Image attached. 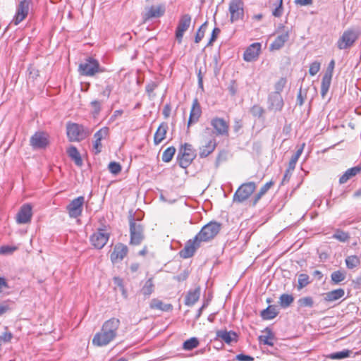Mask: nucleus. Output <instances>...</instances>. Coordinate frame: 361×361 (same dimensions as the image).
I'll return each mask as SVG.
<instances>
[{
  "instance_id": "1",
  "label": "nucleus",
  "mask_w": 361,
  "mask_h": 361,
  "mask_svg": "<svg viewBox=\"0 0 361 361\" xmlns=\"http://www.w3.org/2000/svg\"><path fill=\"white\" fill-rule=\"evenodd\" d=\"M221 228V224L216 221H211L204 226L194 238L186 242L184 248L179 253L180 256L183 259L193 256L201 243L212 240L219 233Z\"/></svg>"
},
{
  "instance_id": "2",
  "label": "nucleus",
  "mask_w": 361,
  "mask_h": 361,
  "mask_svg": "<svg viewBox=\"0 0 361 361\" xmlns=\"http://www.w3.org/2000/svg\"><path fill=\"white\" fill-rule=\"evenodd\" d=\"M120 325V320L115 317L104 322L100 331L94 335L92 344L98 347L106 346L109 344L116 338Z\"/></svg>"
},
{
  "instance_id": "3",
  "label": "nucleus",
  "mask_w": 361,
  "mask_h": 361,
  "mask_svg": "<svg viewBox=\"0 0 361 361\" xmlns=\"http://www.w3.org/2000/svg\"><path fill=\"white\" fill-rule=\"evenodd\" d=\"M202 136L199 155L201 158H205L214 151L217 142L214 133L210 128H206Z\"/></svg>"
},
{
  "instance_id": "4",
  "label": "nucleus",
  "mask_w": 361,
  "mask_h": 361,
  "mask_svg": "<svg viewBox=\"0 0 361 361\" xmlns=\"http://www.w3.org/2000/svg\"><path fill=\"white\" fill-rule=\"evenodd\" d=\"M67 136L71 142H79L85 139L90 133L87 128L75 123H68L66 125Z\"/></svg>"
},
{
  "instance_id": "5",
  "label": "nucleus",
  "mask_w": 361,
  "mask_h": 361,
  "mask_svg": "<svg viewBox=\"0 0 361 361\" xmlns=\"http://www.w3.org/2000/svg\"><path fill=\"white\" fill-rule=\"evenodd\" d=\"M78 71L82 75L94 76L97 73L104 72L105 69L100 66L97 60L89 57L79 65Z\"/></svg>"
},
{
  "instance_id": "6",
  "label": "nucleus",
  "mask_w": 361,
  "mask_h": 361,
  "mask_svg": "<svg viewBox=\"0 0 361 361\" xmlns=\"http://www.w3.org/2000/svg\"><path fill=\"white\" fill-rule=\"evenodd\" d=\"M130 240V244L134 245H140L145 238L144 226L136 221L133 216L129 221Z\"/></svg>"
},
{
  "instance_id": "7",
  "label": "nucleus",
  "mask_w": 361,
  "mask_h": 361,
  "mask_svg": "<svg viewBox=\"0 0 361 361\" xmlns=\"http://www.w3.org/2000/svg\"><path fill=\"white\" fill-rule=\"evenodd\" d=\"M195 151L193 149L192 146L190 144L185 143L181 147L178 153V161L180 167L186 169L195 158Z\"/></svg>"
},
{
  "instance_id": "8",
  "label": "nucleus",
  "mask_w": 361,
  "mask_h": 361,
  "mask_svg": "<svg viewBox=\"0 0 361 361\" xmlns=\"http://www.w3.org/2000/svg\"><path fill=\"white\" fill-rule=\"evenodd\" d=\"M359 37V32L353 29H348L343 32L336 42L339 49H346L353 46Z\"/></svg>"
},
{
  "instance_id": "9",
  "label": "nucleus",
  "mask_w": 361,
  "mask_h": 361,
  "mask_svg": "<svg viewBox=\"0 0 361 361\" xmlns=\"http://www.w3.org/2000/svg\"><path fill=\"white\" fill-rule=\"evenodd\" d=\"M256 189L254 182H248L242 184L235 191L233 195V202H243L247 200Z\"/></svg>"
},
{
  "instance_id": "10",
  "label": "nucleus",
  "mask_w": 361,
  "mask_h": 361,
  "mask_svg": "<svg viewBox=\"0 0 361 361\" xmlns=\"http://www.w3.org/2000/svg\"><path fill=\"white\" fill-rule=\"evenodd\" d=\"M229 12L231 23L243 19L244 16V3L242 0H232L229 4Z\"/></svg>"
},
{
  "instance_id": "11",
  "label": "nucleus",
  "mask_w": 361,
  "mask_h": 361,
  "mask_svg": "<svg viewBox=\"0 0 361 361\" xmlns=\"http://www.w3.org/2000/svg\"><path fill=\"white\" fill-rule=\"evenodd\" d=\"M84 203L85 197L83 196H80L73 200L66 207L70 217H79L82 214Z\"/></svg>"
},
{
  "instance_id": "12",
  "label": "nucleus",
  "mask_w": 361,
  "mask_h": 361,
  "mask_svg": "<svg viewBox=\"0 0 361 361\" xmlns=\"http://www.w3.org/2000/svg\"><path fill=\"white\" fill-rule=\"evenodd\" d=\"M210 124L214 130L212 131L214 133L215 137L216 135L224 136L228 135L229 125L224 118L219 117L213 118L210 121Z\"/></svg>"
},
{
  "instance_id": "13",
  "label": "nucleus",
  "mask_w": 361,
  "mask_h": 361,
  "mask_svg": "<svg viewBox=\"0 0 361 361\" xmlns=\"http://www.w3.org/2000/svg\"><path fill=\"white\" fill-rule=\"evenodd\" d=\"M191 20V16L189 14L180 16L176 30V37L179 43L181 42L185 32L190 27Z\"/></svg>"
},
{
  "instance_id": "14",
  "label": "nucleus",
  "mask_w": 361,
  "mask_h": 361,
  "mask_svg": "<svg viewBox=\"0 0 361 361\" xmlns=\"http://www.w3.org/2000/svg\"><path fill=\"white\" fill-rule=\"evenodd\" d=\"M33 149H43L49 145V135L44 132H36L30 140Z\"/></svg>"
},
{
  "instance_id": "15",
  "label": "nucleus",
  "mask_w": 361,
  "mask_h": 361,
  "mask_svg": "<svg viewBox=\"0 0 361 361\" xmlns=\"http://www.w3.org/2000/svg\"><path fill=\"white\" fill-rule=\"evenodd\" d=\"M166 11V7L164 4L154 5L146 8L142 18L145 22L153 19L158 18L164 16Z\"/></svg>"
},
{
  "instance_id": "16",
  "label": "nucleus",
  "mask_w": 361,
  "mask_h": 361,
  "mask_svg": "<svg viewBox=\"0 0 361 361\" xmlns=\"http://www.w3.org/2000/svg\"><path fill=\"white\" fill-rule=\"evenodd\" d=\"M109 238V233L103 230H99L91 235L90 242L94 248L102 249L106 244Z\"/></svg>"
},
{
  "instance_id": "17",
  "label": "nucleus",
  "mask_w": 361,
  "mask_h": 361,
  "mask_svg": "<svg viewBox=\"0 0 361 361\" xmlns=\"http://www.w3.org/2000/svg\"><path fill=\"white\" fill-rule=\"evenodd\" d=\"M29 6L30 1L27 0H23L19 3L16 15L13 20V22L16 25H18L27 17L29 11Z\"/></svg>"
},
{
  "instance_id": "18",
  "label": "nucleus",
  "mask_w": 361,
  "mask_h": 361,
  "mask_svg": "<svg viewBox=\"0 0 361 361\" xmlns=\"http://www.w3.org/2000/svg\"><path fill=\"white\" fill-rule=\"evenodd\" d=\"M32 216V206L29 204H23L16 215V221L19 224L30 223Z\"/></svg>"
},
{
  "instance_id": "19",
  "label": "nucleus",
  "mask_w": 361,
  "mask_h": 361,
  "mask_svg": "<svg viewBox=\"0 0 361 361\" xmlns=\"http://www.w3.org/2000/svg\"><path fill=\"white\" fill-rule=\"evenodd\" d=\"M128 252V247L122 243H118L115 245L112 253L111 254V260L114 264L123 260Z\"/></svg>"
},
{
  "instance_id": "20",
  "label": "nucleus",
  "mask_w": 361,
  "mask_h": 361,
  "mask_svg": "<svg viewBox=\"0 0 361 361\" xmlns=\"http://www.w3.org/2000/svg\"><path fill=\"white\" fill-rule=\"evenodd\" d=\"M261 50V44L255 42L249 46L243 54L245 61L250 62L257 60Z\"/></svg>"
},
{
  "instance_id": "21",
  "label": "nucleus",
  "mask_w": 361,
  "mask_h": 361,
  "mask_svg": "<svg viewBox=\"0 0 361 361\" xmlns=\"http://www.w3.org/2000/svg\"><path fill=\"white\" fill-rule=\"evenodd\" d=\"M283 106V100L278 92H272L269 97V109L274 111H279Z\"/></svg>"
},
{
  "instance_id": "22",
  "label": "nucleus",
  "mask_w": 361,
  "mask_h": 361,
  "mask_svg": "<svg viewBox=\"0 0 361 361\" xmlns=\"http://www.w3.org/2000/svg\"><path fill=\"white\" fill-rule=\"evenodd\" d=\"M202 114V109L197 99H195L192 102V108L190 113V117L188 126L197 123Z\"/></svg>"
},
{
  "instance_id": "23",
  "label": "nucleus",
  "mask_w": 361,
  "mask_h": 361,
  "mask_svg": "<svg viewBox=\"0 0 361 361\" xmlns=\"http://www.w3.org/2000/svg\"><path fill=\"white\" fill-rule=\"evenodd\" d=\"M289 30H284L281 35H279L275 40L271 44L270 49L279 50L282 48L289 39Z\"/></svg>"
},
{
  "instance_id": "24",
  "label": "nucleus",
  "mask_w": 361,
  "mask_h": 361,
  "mask_svg": "<svg viewBox=\"0 0 361 361\" xmlns=\"http://www.w3.org/2000/svg\"><path fill=\"white\" fill-rule=\"evenodd\" d=\"M237 334L233 331H227L226 330H219L216 331V338H220L225 343L230 344L231 343L237 341Z\"/></svg>"
},
{
  "instance_id": "25",
  "label": "nucleus",
  "mask_w": 361,
  "mask_h": 361,
  "mask_svg": "<svg viewBox=\"0 0 361 361\" xmlns=\"http://www.w3.org/2000/svg\"><path fill=\"white\" fill-rule=\"evenodd\" d=\"M332 72L331 71H326L323 75L322 85H321V96L324 98L327 94L331 82Z\"/></svg>"
},
{
  "instance_id": "26",
  "label": "nucleus",
  "mask_w": 361,
  "mask_h": 361,
  "mask_svg": "<svg viewBox=\"0 0 361 361\" xmlns=\"http://www.w3.org/2000/svg\"><path fill=\"white\" fill-rule=\"evenodd\" d=\"M200 288L197 287L194 290H190L185 298V305L187 306H192L198 301L200 296Z\"/></svg>"
},
{
  "instance_id": "27",
  "label": "nucleus",
  "mask_w": 361,
  "mask_h": 361,
  "mask_svg": "<svg viewBox=\"0 0 361 361\" xmlns=\"http://www.w3.org/2000/svg\"><path fill=\"white\" fill-rule=\"evenodd\" d=\"M345 290L343 288H338L324 294V300L326 302H334L343 298Z\"/></svg>"
},
{
  "instance_id": "28",
  "label": "nucleus",
  "mask_w": 361,
  "mask_h": 361,
  "mask_svg": "<svg viewBox=\"0 0 361 361\" xmlns=\"http://www.w3.org/2000/svg\"><path fill=\"white\" fill-rule=\"evenodd\" d=\"M167 130L168 125L165 123H161L154 136V142L156 145L160 144L166 138Z\"/></svg>"
},
{
  "instance_id": "29",
  "label": "nucleus",
  "mask_w": 361,
  "mask_h": 361,
  "mask_svg": "<svg viewBox=\"0 0 361 361\" xmlns=\"http://www.w3.org/2000/svg\"><path fill=\"white\" fill-rule=\"evenodd\" d=\"M275 336L274 333L268 328L265 329L264 334L259 336V341L261 344L267 345L269 346L274 345V341Z\"/></svg>"
},
{
  "instance_id": "30",
  "label": "nucleus",
  "mask_w": 361,
  "mask_h": 361,
  "mask_svg": "<svg viewBox=\"0 0 361 361\" xmlns=\"http://www.w3.org/2000/svg\"><path fill=\"white\" fill-rule=\"evenodd\" d=\"M361 171V167L355 166L348 169L344 174H343L339 178V183L344 184L350 178L356 176Z\"/></svg>"
},
{
  "instance_id": "31",
  "label": "nucleus",
  "mask_w": 361,
  "mask_h": 361,
  "mask_svg": "<svg viewBox=\"0 0 361 361\" xmlns=\"http://www.w3.org/2000/svg\"><path fill=\"white\" fill-rule=\"evenodd\" d=\"M149 307L151 309H157L161 311H169L172 309V305L171 304H164L162 301L158 299L152 300Z\"/></svg>"
},
{
  "instance_id": "32",
  "label": "nucleus",
  "mask_w": 361,
  "mask_h": 361,
  "mask_svg": "<svg viewBox=\"0 0 361 361\" xmlns=\"http://www.w3.org/2000/svg\"><path fill=\"white\" fill-rule=\"evenodd\" d=\"M67 153L71 159L74 161L76 165L81 166L82 164V160L80 154L75 147H70L67 150Z\"/></svg>"
},
{
  "instance_id": "33",
  "label": "nucleus",
  "mask_w": 361,
  "mask_h": 361,
  "mask_svg": "<svg viewBox=\"0 0 361 361\" xmlns=\"http://www.w3.org/2000/svg\"><path fill=\"white\" fill-rule=\"evenodd\" d=\"M278 312L275 307L269 306L261 312V316L264 319H271L276 317Z\"/></svg>"
},
{
  "instance_id": "34",
  "label": "nucleus",
  "mask_w": 361,
  "mask_h": 361,
  "mask_svg": "<svg viewBox=\"0 0 361 361\" xmlns=\"http://www.w3.org/2000/svg\"><path fill=\"white\" fill-rule=\"evenodd\" d=\"M274 185L273 181H269L264 184L259 190V191L255 196L254 204H256L263 195H264L267 191L271 188V187Z\"/></svg>"
},
{
  "instance_id": "35",
  "label": "nucleus",
  "mask_w": 361,
  "mask_h": 361,
  "mask_svg": "<svg viewBox=\"0 0 361 361\" xmlns=\"http://www.w3.org/2000/svg\"><path fill=\"white\" fill-rule=\"evenodd\" d=\"M311 281L310 279V276L306 274H300L298 275V283L297 286V289L300 290L303 288L306 287L307 285L310 283Z\"/></svg>"
},
{
  "instance_id": "36",
  "label": "nucleus",
  "mask_w": 361,
  "mask_h": 361,
  "mask_svg": "<svg viewBox=\"0 0 361 361\" xmlns=\"http://www.w3.org/2000/svg\"><path fill=\"white\" fill-rule=\"evenodd\" d=\"M154 285L152 279H149L141 289V292L144 295L149 296L154 291Z\"/></svg>"
},
{
  "instance_id": "37",
  "label": "nucleus",
  "mask_w": 361,
  "mask_h": 361,
  "mask_svg": "<svg viewBox=\"0 0 361 361\" xmlns=\"http://www.w3.org/2000/svg\"><path fill=\"white\" fill-rule=\"evenodd\" d=\"M199 341L197 338L192 337L185 341L183 344V348L185 350H191L199 345Z\"/></svg>"
},
{
  "instance_id": "38",
  "label": "nucleus",
  "mask_w": 361,
  "mask_h": 361,
  "mask_svg": "<svg viewBox=\"0 0 361 361\" xmlns=\"http://www.w3.org/2000/svg\"><path fill=\"white\" fill-rule=\"evenodd\" d=\"M273 4L276 6L272 10V15L279 18L283 14V0H273Z\"/></svg>"
},
{
  "instance_id": "39",
  "label": "nucleus",
  "mask_w": 361,
  "mask_h": 361,
  "mask_svg": "<svg viewBox=\"0 0 361 361\" xmlns=\"http://www.w3.org/2000/svg\"><path fill=\"white\" fill-rule=\"evenodd\" d=\"M346 274L345 272L341 271L340 270L334 271L331 275V279L332 282L334 284H338L341 281H344L345 279Z\"/></svg>"
},
{
  "instance_id": "40",
  "label": "nucleus",
  "mask_w": 361,
  "mask_h": 361,
  "mask_svg": "<svg viewBox=\"0 0 361 361\" xmlns=\"http://www.w3.org/2000/svg\"><path fill=\"white\" fill-rule=\"evenodd\" d=\"M345 264L348 269H352L360 264V260L356 255H350L345 259Z\"/></svg>"
},
{
  "instance_id": "41",
  "label": "nucleus",
  "mask_w": 361,
  "mask_h": 361,
  "mask_svg": "<svg viewBox=\"0 0 361 361\" xmlns=\"http://www.w3.org/2000/svg\"><path fill=\"white\" fill-rule=\"evenodd\" d=\"M350 351L349 350H345L340 352L331 353L327 355L328 358L331 360H341L349 357Z\"/></svg>"
},
{
  "instance_id": "42",
  "label": "nucleus",
  "mask_w": 361,
  "mask_h": 361,
  "mask_svg": "<svg viewBox=\"0 0 361 361\" xmlns=\"http://www.w3.org/2000/svg\"><path fill=\"white\" fill-rule=\"evenodd\" d=\"M332 238L338 240L340 242L345 243L349 240L350 235L348 233L338 229L336 231Z\"/></svg>"
},
{
  "instance_id": "43",
  "label": "nucleus",
  "mask_w": 361,
  "mask_h": 361,
  "mask_svg": "<svg viewBox=\"0 0 361 361\" xmlns=\"http://www.w3.org/2000/svg\"><path fill=\"white\" fill-rule=\"evenodd\" d=\"M176 152V149L173 147H168L162 154V161L164 162H169L174 154Z\"/></svg>"
},
{
  "instance_id": "44",
  "label": "nucleus",
  "mask_w": 361,
  "mask_h": 361,
  "mask_svg": "<svg viewBox=\"0 0 361 361\" xmlns=\"http://www.w3.org/2000/svg\"><path fill=\"white\" fill-rule=\"evenodd\" d=\"M294 300V298L289 294H283L280 297V305L282 307H288Z\"/></svg>"
},
{
  "instance_id": "45",
  "label": "nucleus",
  "mask_w": 361,
  "mask_h": 361,
  "mask_svg": "<svg viewBox=\"0 0 361 361\" xmlns=\"http://www.w3.org/2000/svg\"><path fill=\"white\" fill-rule=\"evenodd\" d=\"M207 28V22H204L198 29L195 37V43H199L204 36V33Z\"/></svg>"
},
{
  "instance_id": "46",
  "label": "nucleus",
  "mask_w": 361,
  "mask_h": 361,
  "mask_svg": "<svg viewBox=\"0 0 361 361\" xmlns=\"http://www.w3.org/2000/svg\"><path fill=\"white\" fill-rule=\"evenodd\" d=\"M17 246L4 245L0 247V255H11L18 250Z\"/></svg>"
},
{
  "instance_id": "47",
  "label": "nucleus",
  "mask_w": 361,
  "mask_h": 361,
  "mask_svg": "<svg viewBox=\"0 0 361 361\" xmlns=\"http://www.w3.org/2000/svg\"><path fill=\"white\" fill-rule=\"evenodd\" d=\"M108 169L109 171L114 175L119 173L121 171V166L120 164L116 161L110 162L108 166Z\"/></svg>"
},
{
  "instance_id": "48",
  "label": "nucleus",
  "mask_w": 361,
  "mask_h": 361,
  "mask_svg": "<svg viewBox=\"0 0 361 361\" xmlns=\"http://www.w3.org/2000/svg\"><path fill=\"white\" fill-rule=\"evenodd\" d=\"M109 133V128L106 127L101 128L94 135L95 140H102L106 137Z\"/></svg>"
},
{
  "instance_id": "49",
  "label": "nucleus",
  "mask_w": 361,
  "mask_h": 361,
  "mask_svg": "<svg viewBox=\"0 0 361 361\" xmlns=\"http://www.w3.org/2000/svg\"><path fill=\"white\" fill-rule=\"evenodd\" d=\"M298 303L301 307H312L313 306L314 302L313 299L311 297L307 296L300 298L298 300Z\"/></svg>"
},
{
  "instance_id": "50",
  "label": "nucleus",
  "mask_w": 361,
  "mask_h": 361,
  "mask_svg": "<svg viewBox=\"0 0 361 361\" xmlns=\"http://www.w3.org/2000/svg\"><path fill=\"white\" fill-rule=\"evenodd\" d=\"M286 84V80L283 78H280L275 84V92L281 94Z\"/></svg>"
},
{
  "instance_id": "51",
  "label": "nucleus",
  "mask_w": 361,
  "mask_h": 361,
  "mask_svg": "<svg viewBox=\"0 0 361 361\" xmlns=\"http://www.w3.org/2000/svg\"><path fill=\"white\" fill-rule=\"evenodd\" d=\"M320 63L314 61L310 66L309 73L311 75H315L320 70Z\"/></svg>"
},
{
  "instance_id": "52",
  "label": "nucleus",
  "mask_w": 361,
  "mask_h": 361,
  "mask_svg": "<svg viewBox=\"0 0 361 361\" xmlns=\"http://www.w3.org/2000/svg\"><path fill=\"white\" fill-rule=\"evenodd\" d=\"M250 111L251 114L255 117H261L264 114L263 108L258 105L253 106Z\"/></svg>"
},
{
  "instance_id": "53",
  "label": "nucleus",
  "mask_w": 361,
  "mask_h": 361,
  "mask_svg": "<svg viewBox=\"0 0 361 361\" xmlns=\"http://www.w3.org/2000/svg\"><path fill=\"white\" fill-rule=\"evenodd\" d=\"M91 106L93 109L94 116L98 115L101 110L102 102L94 100L91 102Z\"/></svg>"
},
{
  "instance_id": "54",
  "label": "nucleus",
  "mask_w": 361,
  "mask_h": 361,
  "mask_svg": "<svg viewBox=\"0 0 361 361\" xmlns=\"http://www.w3.org/2000/svg\"><path fill=\"white\" fill-rule=\"evenodd\" d=\"M157 84L154 81H151L146 85V92H147L149 97L154 96L153 92L157 88Z\"/></svg>"
},
{
  "instance_id": "55",
  "label": "nucleus",
  "mask_w": 361,
  "mask_h": 361,
  "mask_svg": "<svg viewBox=\"0 0 361 361\" xmlns=\"http://www.w3.org/2000/svg\"><path fill=\"white\" fill-rule=\"evenodd\" d=\"M221 30L218 27H215L212 33L211 38L209 39V42L208 43V45H211L217 38L218 35H219Z\"/></svg>"
},
{
  "instance_id": "56",
  "label": "nucleus",
  "mask_w": 361,
  "mask_h": 361,
  "mask_svg": "<svg viewBox=\"0 0 361 361\" xmlns=\"http://www.w3.org/2000/svg\"><path fill=\"white\" fill-rule=\"evenodd\" d=\"M114 283L119 287L120 290H121L122 293L124 295L126 294V290L123 284V281L119 277H114Z\"/></svg>"
},
{
  "instance_id": "57",
  "label": "nucleus",
  "mask_w": 361,
  "mask_h": 361,
  "mask_svg": "<svg viewBox=\"0 0 361 361\" xmlns=\"http://www.w3.org/2000/svg\"><path fill=\"white\" fill-rule=\"evenodd\" d=\"M102 140H95L93 145V149L94 150L95 154H99L102 151Z\"/></svg>"
},
{
  "instance_id": "58",
  "label": "nucleus",
  "mask_w": 361,
  "mask_h": 361,
  "mask_svg": "<svg viewBox=\"0 0 361 361\" xmlns=\"http://www.w3.org/2000/svg\"><path fill=\"white\" fill-rule=\"evenodd\" d=\"M236 360L238 361H253L254 358L250 355L239 354L236 355Z\"/></svg>"
},
{
  "instance_id": "59",
  "label": "nucleus",
  "mask_w": 361,
  "mask_h": 361,
  "mask_svg": "<svg viewBox=\"0 0 361 361\" xmlns=\"http://www.w3.org/2000/svg\"><path fill=\"white\" fill-rule=\"evenodd\" d=\"M9 288L5 278L0 276V294L5 290Z\"/></svg>"
},
{
  "instance_id": "60",
  "label": "nucleus",
  "mask_w": 361,
  "mask_h": 361,
  "mask_svg": "<svg viewBox=\"0 0 361 361\" xmlns=\"http://www.w3.org/2000/svg\"><path fill=\"white\" fill-rule=\"evenodd\" d=\"M305 99V95L302 94V90L300 89L297 96V104L302 106L304 104Z\"/></svg>"
},
{
  "instance_id": "61",
  "label": "nucleus",
  "mask_w": 361,
  "mask_h": 361,
  "mask_svg": "<svg viewBox=\"0 0 361 361\" xmlns=\"http://www.w3.org/2000/svg\"><path fill=\"white\" fill-rule=\"evenodd\" d=\"M12 337L13 335L11 332H5L1 336L0 338L4 342H8L11 340Z\"/></svg>"
},
{
  "instance_id": "62",
  "label": "nucleus",
  "mask_w": 361,
  "mask_h": 361,
  "mask_svg": "<svg viewBox=\"0 0 361 361\" xmlns=\"http://www.w3.org/2000/svg\"><path fill=\"white\" fill-rule=\"evenodd\" d=\"M297 161L298 159L293 158V157H291L288 164V171H293L295 169Z\"/></svg>"
},
{
  "instance_id": "63",
  "label": "nucleus",
  "mask_w": 361,
  "mask_h": 361,
  "mask_svg": "<svg viewBox=\"0 0 361 361\" xmlns=\"http://www.w3.org/2000/svg\"><path fill=\"white\" fill-rule=\"evenodd\" d=\"M295 4L300 6H307L312 4V0H295Z\"/></svg>"
},
{
  "instance_id": "64",
  "label": "nucleus",
  "mask_w": 361,
  "mask_h": 361,
  "mask_svg": "<svg viewBox=\"0 0 361 361\" xmlns=\"http://www.w3.org/2000/svg\"><path fill=\"white\" fill-rule=\"evenodd\" d=\"M9 310V307L5 302L0 303V316L6 313Z\"/></svg>"
}]
</instances>
